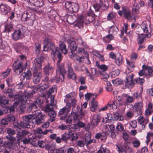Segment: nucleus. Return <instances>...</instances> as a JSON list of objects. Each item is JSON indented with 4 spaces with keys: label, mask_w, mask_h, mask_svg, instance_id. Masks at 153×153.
<instances>
[{
    "label": "nucleus",
    "mask_w": 153,
    "mask_h": 153,
    "mask_svg": "<svg viewBox=\"0 0 153 153\" xmlns=\"http://www.w3.org/2000/svg\"><path fill=\"white\" fill-rule=\"evenodd\" d=\"M123 97L125 99V101H123V99H122L121 105L124 106L128 105L134 101V99L133 97L130 96L129 95L125 94L123 95Z\"/></svg>",
    "instance_id": "nucleus-17"
},
{
    "label": "nucleus",
    "mask_w": 153,
    "mask_h": 153,
    "mask_svg": "<svg viewBox=\"0 0 153 153\" xmlns=\"http://www.w3.org/2000/svg\"><path fill=\"white\" fill-rule=\"evenodd\" d=\"M143 69L144 70H147L148 74H145V76L146 78H149L150 77H152L153 76V70L151 67H149L146 65H143L142 66Z\"/></svg>",
    "instance_id": "nucleus-21"
},
{
    "label": "nucleus",
    "mask_w": 153,
    "mask_h": 153,
    "mask_svg": "<svg viewBox=\"0 0 153 153\" xmlns=\"http://www.w3.org/2000/svg\"><path fill=\"white\" fill-rule=\"evenodd\" d=\"M64 120H63L64 122H65L66 123L70 124L72 123V117L70 114L69 115L68 117H65Z\"/></svg>",
    "instance_id": "nucleus-54"
},
{
    "label": "nucleus",
    "mask_w": 153,
    "mask_h": 153,
    "mask_svg": "<svg viewBox=\"0 0 153 153\" xmlns=\"http://www.w3.org/2000/svg\"><path fill=\"white\" fill-rule=\"evenodd\" d=\"M9 100L6 99L5 96H3L0 97V105L3 107L8 104Z\"/></svg>",
    "instance_id": "nucleus-36"
},
{
    "label": "nucleus",
    "mask_w": 153,
    "mask_h": 153,
    "mask_svg": "<svg viewBox=\"0 0 153 153\" xmlns=\"http://www.w3.org/2000/svg\"><path fill=\"white\" fill-rule=\"evenodd\" d=\"M138 122L143 126L144 124H146L149 122L148 118L145 119L144 117L141 116H140L137 118Z\"/></svg>",
    "instance_id": "nucleus-34"
},
{
    "label": "nucleus",
    "mask_w": 153,
    "mask_h": 153,
    "mask_svg": "<svg viewBox=\"0 0 153 153\" xmlns=\"http://www.w3.org/2000/svg\"><path fill=\"white\" fill-rule=\"evenodd\" d=\"M123 58L120 53L117 54L116 57L115 59V62L118 66L121 65L123 62Z\"/></svg>",
    "instance_id": "nucleus-30"
},
{
    "label": "nucleus",
    "mask_w": 153,
    "mask_h": 153,
    "mask_svg": "<svg viewBox=\"0 0 153 153\" xmlns=\"http://www.w3.org/2000/svg\"><path fill=\"white\" fill-rule=\"evenodd\" d=\"M101 9L102 10H106L109 6L108 0H101L100 1Z\"/></svg>",
    "instance_id": "nucleus-31"
},
{
    "label": "nucleus",
    "mask_w": 153,
    "mask_h": 153,
    "mask_svg": "<svg viewBox=\"0 0 153 153\" xmlns=\"http://www.w3.org/2000/svg\"><path fill=\"white\" fill-rule=\"evenodd\" d=\"M143 105L142 101L136 102L134 105V111L136 112L137 115H140L142 113V108Z\"/></svg>",
    "instance_id": "nucleus-13"
},
{
    "label": "nucleus",
    "mask_w": 153,
    "mask_h": 153,
    "mask_svg": "<svg viewBox=\"0 0 153 153\" xmlns=\"http://www.w3.org/2000/svg\"><path fill=\"white\" fill-rule=\"evenodd\" d=\"M54 70V68L51 65L50 63H48L43 68V72L45 75L49 76L52 74Z\"/></svg>",
    "instance_id": "nucleus-19"
},
{
    "label": "nucleus",
    "mask_w": 153,
    "mask_h": 153,
    "mask_svg": "<svg viewBox=\"0 0 153 153\" xmlns=\"http://www.w3.org/2000/svg\"><path fill=\"white\" fill-rule=\"evenodd\" d=\"M127 63L128 65V68L126 69L125 72L126 74H128L129 72L133 71L135 67L134 62L129 61L127 60Z\"/></svg>",
    "instance_id": "nucleus-29"
},
{
    "label": "nucleus",
    "mask_w": 153,
    "mask_h": 153,
    "mask_svg": "<svg viewBox=\"0 0 153 153\" xmlns=\"http://www.w3.org/2000/svg\"><path fill=\"white\" fill-rule=\"evenodd\" d=\"M70 105L68 104H66L65 107L60 110L58 113V115H61L64 114V116L61 117L60 120H64L65 117H67L68 113L70 112Z\"/></svg>",
    "instance_id": "nucleus-9"
},
{
    "label": "nucleus",
    "mask_w": 153,
    "mask_h": 153,
    "mask_svg": "<svg viewBox=\"0 0 153 153\" xmlns=\"http://www.w3.org/2000/svg\"><path fill=\"white\" fill-rule=\"evenodd\" d=\"M71 137V134H70V130H69L62 135L61 139L62 140L65 141L69 140Z\"/></svg>",
    "instance_id": "nucleus-39"
},
{
    "label": "nucleus",
    "mask_w": 153,
    "mask_h": 153,
    "mask_svg": "<svg viewBox=\"0 0 153 153\" xmlns=\"http://www.w3.org/2000/svg\"><path fill=\"white\" fill-rule=\"evenodd\" d=\"M79 6L78 4L76 3H73L72 5L71 12H76L78 10Z\"/></svg>",
    "instance_id": "nucleus-50"
},
{
    "label": "nucleus",
    "mask_w": 153,
    "mask_h": 153,
    "mask_svg": "<svg viewBox=\"0 0 153 153\" xmlns=\"http://www.w3.org/2000/svg\"><path fill=\"white\" fill-rule=\"evenodd\" d=\"M76 17L74 16L69 15L68 16L66 21L70 24H73L75 21Z\"/></svg>",
    "instance_id": "nucleus-41"
},
{
    "label": "nucleus",
    "mask_w": 153,
    "mask_h": 153,
    "mask_svg": "<svg viewBox=\"0 0 153 153\" xmlns=\"http://www.w3.org/2000/svg\"><path fill=\"white\" fill-rule=\"evenodd\" d=\"M91 135L89 134H86L85 135V141L87 146H88L92 143H95L96 140L94 139H91Z\"/></svg>",
    "instance_id": "nucleus-24"
},
{
    "label": "nucleus",
    "mask_w": 153,
    "mask_h": 153,
    "mask_svg": "<svg viewBox=\"0 0 153 153\" xmlns=\"http://www.w3.org/2000/svg\"><path fill=\"white\" fill-rule=\"evenodd\" d=\"M97 153H111L109 150L105 147L101 146Z\"/></svg>",
    "instance_id": "nucleus-44"
},
{
    "label": "nucleus",
    "mask_w": 153,
    "mask_h": 153,
    "mask_svg": "<svg viewBox=\"0 0 153 153\" xmlns=\"http://www.w3.org/2000/svg\"><path fill=\"white\" fill-rule=\"evenodd\" d=\"M36 109V107L32 103L27 106V107L26 111L28 113L32 111L33 112V111H33V113H35L34 111H36V110H35Z\"/></svg>",
    "instance_id": "nucleus-48"
},
{
    "label": "nucleus",
    "mask_w": 153,
    "mask_h": 153,
    "mask_svg": "<svg viewBox=\"0 0 153 153\" xmlns=\"http://www.w3.org/2000/svg\"><path fill=\"white\" fill-rule=\"evenodd\" d=\"M7 119L8 120V122L9 121L10 122H12L15 121V118L13 115L9 114L8 115Z\"/></svg>",
    "instance_id": "nucleus-64"
},
{
    "label": "nucleus",
    "mask_w": 153,
    "mask_h": 153,
    "mask_svg": "<svg viewBox=\"0 0 153 153\" xmlns=\"http://www.w3.org/2000/svg\"><path fill=\"white\" fill-rule=\"evenodd\" d=\"M20 96L18 94H13V96L12 98H14V100H16L14 104H16L19 105H23V107H24L25 106L23 105L26 102V100L24 98L22 99V98H20Z\"/></svg>",
    "instance_id": "nucleus-15"
},
{
    "label": "nucleus",
    "mask_w": 153,
    "mask_h": 153,
    "mask_svg": "<svg viewBox=\"0 0 153 153\" xmlns=\"http://www.w3.org/2000/svg\"><path fill=\"white\" fill-rule=\"evenodd\" d=\"M118 153H132V149L129 146L125 145L117 146Z\"/></svg>",
    "instance_id": "nucleus-11"
},
{
    "label": "nucleus",
    "mask_w": 153,
    "mask_h": 153,
    "mask_svg": "<svg viewBox=\"0 0 153 153\" xmlns=\"http://www.w3.org/2000/svg\"><path fill=\"white\" fill-rule=\"evenodd\" d=\"M42 73L39 72L38 74H33V81L35 84H36L40 81L42 76Z\"/></svg>",
    "instance_id": "nucleus-26"
},
{
    "label": "nucleus",
    "mask_w": 153,
    "mask_h": 153,
    "mask_svg": "<svg viewBox=\"0 0 153 153\" xmlns=\"http://www.w3.org/2000/svg\"><path fill=\"white\" fill-rule=\"evenodd\" d=\"M55 96L53 95L50 98V103L47 105L45 108V111L46 112L49 113L51 111L53 110V106L56 105V104L54 102Z\"/></svg>",
    "instance_id": "nucleus-16"
},
{
    "label": "nucleus",
    "mask_w": 153,
    "mask_h": 153,
    "mask_svg": "<svg viewBox=\"0 0 153 153\" xmlns=\"http://www.w3.org/2000/svg\"><path fill=\"white\" fill-rule=\"evenodd\" d=\"M13 90L11 88H9L4 92V93L10 98H11L13 96Z\"/></svg>",
    "instance_id": "nucleus-43"
},
{
    "label": "nucleus",
    "mask_w": 153,
    "mask_h": 153,
    "mask_svg": "<svg viewBox=\"0 0 153 153\" xmlns=\"http://www.w3.org/2000/svg\"><path fill=\"white\" fill-rule=\"evenodd\" d=\"M56 89L55 86H53L51 88H50L47 91L46 93V95L49 98L50 97H51L52 94L53 93H56Z\"/></svg>",
    "instance_id": "nucleus-38"
},
{
    "label": "nucleus",
    "mask_w": 153,
    "mask_h": 153,
    "mask_svg": "<svg viewBox=\"0 0 153 153\" xmlns=\"http://www.w3.org/2000/svg\"><path fill=\"white\" fill-rule=\"evenodd\" d=\"M32 77V73L30 70H27L26 72L22 73L20 75L21 79H24L25 78L27 80L30 79Z\"/></svg>",
    "instance_id": "nucleus-23"
},
{
    "label": "nucleus",
    "mask_w": 153,
    "mask_h": 153,
    "mask_svg": "<svg viewBox=\"0 0 153 153\" xmlns=\"http://www.w3.org/2000/svg\"><path fill=\"white\" fill-rule=\"evenodd\" d=\"M44 45L43 48V51H47L50 49L52 51V54H53L55 59L62 56V54L59 51V48L56 47L55 45L48 38L45 39L44 42Z\"/></svg>",
    "instance_id": "nucleus-1"
},
{
    "label": "nucleus",
    "mask_w": 153,
    "mask_h": 153,
    "mask_svg": "<svg viewBox=\"0 0 153 153\" xmlns=\"http://www.w3.org/2000/svg\"><path fill=\"white\" fill-rule=\"evenodd\" d=\"M63 56H62L58 58L57 62V68L56 69V75L55 79L57 82H59L60 80H64L65 75L66 71L65 69L64 65L62 63H60L62 60Z\"/></svg>",
    "instance_id": "nucleus-4"
},
{
    "label": "nucleus",
    "mask_w": 153,
    "mask_h": 153,
    "mask_svg": "<svg viewBox=\"0 0 153 153\" xmlns=\"http://www.w3.org/2000/svg\"><path fill=\"white\" fill-rule=\"evenodd\" d=\"M100 117L97 115H94L93 116L92 123L94 126H97L98 123L100 121Z\"/></svg>",
    "instance_id": "nucleus-35"
},
{
    "label": "nucleus",
    "mask_w": 153,
    "mask_h": 153,
    "mask_svg": "<svg viewBox=\"0 0 153 153\" xmlns=\"http://www.w3.org/2000/svg\"><path fill=\"white\" fill-rule=\"evenodd\" d=\"M16 136L18 143L19 145L22 147H23L22 146H20L19 142L20 140H22L24 138V130H22L19 131H18L16 134Z\"/></svg>",
    "instance_id": "nucleus-33"
},
{
    "label": "nucleus",
    "mask_w": 153,
    "mask_h": 153,
    "mask_svg": "<svg viewBox=\"0 0 153 153\" xmlns=\"http://www.w3.org/2000/svg\"><path fill=\"white\" fill-rule=\"evenodd\" d=\"M134 74H131L128 75L126 76V79L125 81V85L128 87L133 86L135 84V81L133 80Z\"/></svg>",
    "instance_id": "nucleus-14"
},
{
    "label": "nucleus",
    "mask_w": 153,
    "mask_h": 153,
    "mask_svg": "<svg viewBox=\"0 0 153 153\" xmlns=\"http://www.w3.org/2000/svg\"><path fill=\"white\" fill-rule=\"evenodd\" d=\"M70 134H71V141H73L76 140L78 138V136L77 134L75 132L72 133L71 130H70Z\"/></svg>",
    "instance_id": "nucleus-51"
},
{
    "label": "nucleus",
    "mask_w": 153,
    "mask_h": 153,
    "mask_svg": "<svg viewBox=\"0 0 153 153\" xmlns=\"http://www.w3.org/2000/svg\"><path fill=\"white\" fill-rule=\"evenodd\" d=\"M24 36L23 29L21 28L15 30L12 35V38L13 40L17 41L22 39Z\"/></svg>",
    "instance_id": "nucleus-7"
},
{
    "label": "nucleus",
    "mask_w": 153,
    "mask_h": 153,
    "mask_svg": "<svg viewBox=\"0 0 153 153\" xmlns=\"http://www.w3.org/2000/svg\"><path fill=\"white\" fill-rule=\"evenodd\" d=\"M7 133L8 134V135H13L16 134L15 130L11 128L7 129Z\"/></svg>",
    "instance_id": "nucleus-62"
},
{
    "label": "nucleus",
    "mask_w": 153,
    "mask_h": 153,
    "mask_svg": "<svg viewBox=\"0 0 153 153\" xmlns=\"http://www.w3.org/2000/svg\"><path fill=\"white\" fill-rule=\"evenodd\" d=\"M48 115L50 117L49 119L50 122H52L55 120V117L56 116V114L54 110H53L48 113Z\"/></svg>",
    "instance_id": "nucleus-37"
},
{
    "label": "nucleus",
    "mask_w": 153,
    "mask_h": 153,
    "mask_svg": "<svg viewBox=\"0 0 153 153\" xmlns=\"http://www.w3.org/2000/svg\"><path fill=\"white\" fill-rule=\"evenodd\" d=\"M113 83L115 86H117L123 83V81L120 78H117L112 81Z\"/></svg>",
    "instance_id": "nucleus-53"
},
{
    "label": "nucleus",
    "mask_w": 153,
    "mask_h": 153,
    "mask_svg": "<svg viewBox=\"0 0 153 153\" xmlns=\"http://www.w3.org/2000/svg\"><path fill=\"white\" fill-rule=\"evenodd\" d=\"M55 146V145L52 143H49L46 144L45 146V148L50 152L54 153Z\"/></svg>",
    "instance_id": "nucleus-25"
},
{
    "label": "nucleus",
    "mask_w": 153,
    "mask_h": 153,
    "mask_svg": "<svg viewBox=\"0 0 153 153\" xmlns=\"http://www.w3.org/2000/svg\"><path fill=\"white\" fill-rule=\"evenodd\" d=\"M73 3V2L70 1H66L65 3V7L70 11L71 10Z\"/></svg>",
    "instance_id": "nucleus-60"
},
{
    "label": "nucleus",
    "mask_w": 153,
    "mask_h": 153,
    "mask_svg": "<svg viewBox=\"0 0 153 153\" xmlns=\"http://www.w3.org/2000/svg\"><path fill=\"white\" fill-rule=\"evenodd\" d=\"M59 48L61 52L65 55L67 54L68 51L66 48V45L65 43L63 42L60 41L59 42Z\"/></svg>",
    "instance_id": "nucleus-27"
},
{
    "label": "nucleus",
    "mask_w": 153,
    "mask_h": 153,
    "mask_svg": "<svg viewBox=\"0 0 153 153\" xmlns=\"http://www.w3.org/2000/svg\"><path fill=\"white\" fill-rule=\"evenodd\" d=\"M5 30L7 32H10L12 30V27L11 24L7 23L5 27Z\"/></svg>",
    "instance_id": "nucleus-61"
},
{
    "label": "nucleus",
    "mask_w": 153,
    "mask_h": 153,
    "mask_svg": "<svg viewBox=\"0 0 153 153\" xmlns=\"http://www.w3.org/2000/svg\"><path fill=\"white\" fill-rule=\"evenodd\" d=\"M31 15L29 14L28 13H24L22 15V19L23 20H25L26 21L29 20L30 16Z\"/></svg>",
    "instance_id": "nucleus-56"
},
{
    "label": "nucleus",
    "mask_w": 153,
    "mask_h": 153,
    "mask_svg": "<svg viewBox=\"0 0 153 153\" xmlns=\"http://www.w3.org/2000/svg\"><path fill=\"white\" fill-rule=\"evenodd\" d=\"M66 67L68 69V75L69 78L75 80L76 79V75L74 72L72 67V63L71 62L68 61L66 62Z\"/></svg>",
    "instance_id": "nucleus-8"
},
{
    "label": "nucleus",
    "mask_w": 153,
    "mask_h": 153,
    "mask_svg": "<svg viewBox=\"0 0 153 153\" xmlns=\"http://www.w3.org/2000/svg\"><path fill=\"white\" fill-rule=\"evenodd\" d=\"M13 66L14 67V71L17 75L20 74L24 69V67L22 66V61L18 62H15Z\"/></svg>",
    "instance_id": "nucleus-12"
},
{
    "label": "nucleus",
    "mask_w": 153,
    "mask_h": 153,
    "mask_svg": "<svg viewBox=\"0 0 153 153\" xmlns=\"http://www.w3.org/2000/svg\"><path fill=\"white\" fill-rule=\"evenodd\" d=\"M142 29L145 33L148 32V28L147 23L146 22H143L140 25Z\"/></svg>",
    "instance_id": "nucleus-46"
},
{
    "label": "nucleus",
    "mask_w": 153,
    "mask_h": 153,
    "mask_svg": "<svg viewBox=\"0 0 153 153\" xmlns=\"http://www.w3.org/2000/svg\"><path fill=\"white\" fill-rule=\"evenodd\" d=\"M34 112L35 113H33V115H34L33 123L37 125H40L45 122L46 118L45 115L43 114L39 110L34 111Z\"/></svg>",
    "instance_id": "nucleus-5"
},
{
    "label": "nucleus",
    "mask_w": 153,
    "mask_h": 153,
    "mask_svg": "<svg viewBox=\"0 0 153 153\" xmlns=\"http://www.w3.org/2000/svg\"><path fill=\"white\" fill-rule=\"evenodd\" d=\"M64 101L66 103V104H68L71 106V105L74 108L76 105L77 100L72 97L71 95L69 94L66 95L64 99Z\"/></svg>",
    "instance_id": "nucleus-10"
},
{
    "label": "nucleus",
    "mask_w": 153,
    "mask_h": 153,
    "mask_svg": "<svg viewBox=\"0 0 153 153\" xmlns=\"http://www.w3.org/2000/svg\"><path fill=\"white\" fill-rule=\"evenodd\" d=\"M43 103V99L38 98L35 100L33 104L37 109L38 107H41Z\"/></svg>",
    "instance_id": "nucleus-28"
},
{
    "label": "nucleus",
    "mask_w": 153,
    "mask_h": 153,
    "mask_svg": "<svg viewBox=\"0 0 153 153\" xmlns=\"http://www.w3.org/2000/svg\"><path fill=\"white\" fill-rule=\"evenodd\" d=\"M114 120L122 121L123 120L124 118L122 115L116 112L114 114Z\"/></svg>",
    "instance_id": "nucleus-49"
},
{
    "label": "nucleus",
    "mask_w": 153,
    "mask_h": 153,
    "mask_svg": "<svg viewBox=\"0 0 153 153\" xmlns=\"http://www.w3.org/2000/svg\"><path fill=\"white\" fill-rule=\"evenodd\" d=\"M27 135L28 137L33 138V136L32 133H30L28 131L24 130V138Z\"/></svg>",
    "instance_id": "nucleus-58"
},
{
    "label": "nucleus",
    "mask_w": 153,
    "mask_h": 153,
    "mask_svg": "<svg viewBox=\"0 0 153 153\" xmlns=\"http://www.w3.org/2000/svg\"><path fill=\"white\" fill-rule=\"evenodd\" d=\"M95 137L98 140L100 139L101 141L105 142L107 138L106 132H102L97 133L95 134Z\"/></svg>",
    "instance_id": "nucleus-22"
},
{
    "label": "nucleus",
    "mask_w": 153,
    "mask_h": 153,
    "mask_svg": "<svg viewBox=\"0 0 153 153\" xmlns=\"http://www.w3.org/2000/svg\"><path fill=\"white\" fill-rule=\"evenodd\" d=\"M29 91L31 92L34 95L35 94L37 91L38 88L35 86H31L30 87H29Z\"/></svg>",
    "instance_id": "nucleus-55"
},
{
    "label": "nucleus",
    "mask_w": 153,
    "mask_h": 153,
    "mask_svg": "<svg viewBox=\"0 0 153 153\" xmlns=\"http://www.w3.org/2000/svg\"><path fill=\"white\" fill-rule=\"evenodd\" d=\"M118 28L114 26H111L108 30V32L109 34L113 35H116L117 33V31L118 30Z\"/></svg>",
    "instance_id": "nucleus-42"
},
{
    "label": "nucleus",
    "mask_w": 153,
    "mask_h": 153,
    "mask_svg": "<svg viewBox=\"0 0 153 153\" xmlns=\"http://www.w3.org/2000/svg\"><path fill=\"white\" fill-rule=\"evenodd\" d=\"M135 81V83H137L141 85H142L143 83L144 82L145 80L143 78H137V79H134Z\"/></svg>",
    "instance_id": "nucleus-57"
},
{
    "label": "nucleus",
    "mask_w": 153,
    "mask_h": 153,
    "mask_svg": "<svg viewBox=\"0 0 153 153\" xmlns=\"http://www.w3.org/2000/svg\"><path fill=\"white\" fill-rule=\"evenodd\" d=\"M10 8L6 4H0V13L4 15H7L10 11Z\"/></svg>",
    "instance_id": "nucleus-18"
},
{
    "label": "nucleus",
    "mask_w": 153,
    "mask_h": 153,
    "mask_svg": "<svg viewBox=\"0 0 153 153\" xmlns=\"http://www.w3.org/2000/svg\"><path fill=\"white\" fill-rule=\"evenodd\" d=\"M41 44L39 42H36L35 44V51L36 54L38 55L40 52Z\"/></svg>",
    "instance_id": "nucleus-45"
},
{
    "label": "nucleus",
    "mask_w": 153,
    "mask_h": 153,
    "mask_svg": "<svg viewBox=\"0 0 153 153\" xmlns=\"http://www.w3.org/2000/svg\"><path fill=\"white\" fill-rule=\"evenodd\" d=\"M132 144L134 147L137 148L140 145V142L139 140H135L132 142Z\"/></svg>",
    "instance_id": "nucleus-59"
},
{
    "label": "nucleus",
    "mask_w": 153,
    "mask_h": 153,
    "mask_svg": "<svg viewBox=\"0 0 153 153\" xmlns=\"http://www.w3.org/2000/svg\"><path fill=\"white\" fill-rule=\"evenodd\" d=\"M34 116L33 115H26L23 117V120L19 122H14L13 124L15 128L19 129L24 128H29L30 127L29 123H33Z\"/></svg>",
    "instance_id": "nucleus-3"
},
{
    "label": "nucleus",
    "mask_w": 153,
    "mask_h": 153,
    "mask_svg": "<svg viewBox=\"0 0 153 153\" xmlns=\"http://www.w3.org/2000/svg\"><path fill=\"white\" fill-rule=\"evenodd\" d=\"M13 143V142H11V141H8L5 143L4 146L5 147L6 149L8 150H10L12 148Z\"/></svg>",
    "instance_id": "nucleus-52"
},
{
    "label": "nucleus",
    "mask_w": 153,
    "mask_h": 153,
    "mask_svg": "<svg viewBox=\"0 0 153 153\" xmlns=\"http://www.w3.org/2000/svg\"><path fill=\"white\" fill-rule=\"evenodd\" d=\"M44 59V57L42 56H41L39 58L35 59L34 60V63H36L37 65H39V67L40 69L42 68L41 64L42 62Z\"/></svg>",
    "instance_id": "nucleus-40"
},
{
    "label": "nucleus",
    "mask_w": 153,
    "mask_h": 153,
    "mask_svg": "<svg viewBox=\"0 0 153 153\" xmlns=\"http://www.w3.org/2000/svg\"><path fill=\"white\" fill-rule=\"evenodd\" d=\"M115 13L112 12L110 13L108 15L107 19L108 20H111L113 19L115 16Z\"/></svg>",
    "instance_id": "nucleus-63"
},
{
    "label": "nucleus",
    "mask_w": 153,
    "mask_h": 153,
    "mask_svg": "<svg viewBox=\"0 0 153 153\" xmlns=\"http://www.w3.org/2000/svg\"><path fill=\"white\" fill-rule=\"evenodd\" d=\"M118 13L119 15H123L126 19H130L132 18L130 10L128 7H122V10H119Z\"/></svg>",
    "instance_id": "nucleus-6"
},
{
    "label": "nucleus",
    "mask_w": 153,
    "mask_h": 153,
    "mask_svg": "<svg viewBox=\"0 0 153 153\" xmlns=\"http://www.w3.org/2000/svg\"><path fill=\"white\" fill-rule=\"evenodd\" d=\"M77 47V45L75 41H71L70 42L68 48H69L70 53L73 56H74L76 54L75 53L73 52L76 50Z\"/></svg>",
    "instance_id": "nucleus-20"
},
{
    "label": "nucleus",
    "mask_w": 153,
    "mask_h": 153,
    "mask_svg": "<svg viewBox=\"0 0 153 153\" xmlns=\"http://www.w3.org/2000/svg\"><path fill=\"white\" fill-rule=\"evenodd\" d=\"M31 1H33L32 3H34V6L36 7H42L43 5L42 0H32Z\"/></svg>",
    "instance_id": "nucleus-47"
},
{
    "label": "nucleus",
    "mask_w": 153,
    "mask_h": 153,
    "mask_svg": "<svg viewBox=\"0 0 153 153\" xmlns=\"http://www.w3.org/2000/svg\"><path fill=\"white\" fill-rule=\"evenodd\" d=\"M96 16L94 13L92 12L88 13L87 15L83 19L82 16H80L79 17L76 23L74 25L75 26L80 28L83 26V23L86 25L89 24L95 20Z\"/></svg>",
    "instance_id": "nucleus-2"
},
{
    "label": "nucleus",
    "mask_w": 153,
    "mask_h": 153,
    "mask_svg": "<svg viewBox=\"0 0 153 153\" xmlns=\"http://www.w3.org/2000/svg\"><path fill=\"white\" fill-rule=\"evenodd\" d=\"M115 101H113V103L111 104H109L108 103L107 104V105H105V106L101 108V109H100L99 110V111H105L107 109L110 108L111 107L112 108H116L117 106L115 105Z\"/></svg>",
    "instance_id": "nucleus-32"
}]
</instances>
